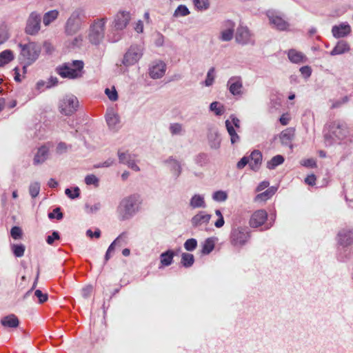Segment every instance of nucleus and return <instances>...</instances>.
<instances>
[{"instance_id": "nucleus-49", "label": "nucleus", "mask_w": 353, "mask_h": 353, "mask_svg": "<svg viewBox=\"0 0 353 353\" xmlns=\"http://www.w3.org/2000/svg\"><path fill=\"white\" fill-rule=\"evenodd\" d=\"M197 247V241L195 239H189L184 243V248L187 251L192 252Z\"/></svg>"}, {"instance_id": "nucleus-32", "label": "nucleus", "mask_w": 353, "mask_h": 353, "mask_svg": "<svg viewBox=\"0 0 353 353\" xmlns=\"http://www.w3.org/2000/svg\"><path fill=\"white\" fill-rule=\"evenodd\" d=\"M190 205L192 208H205L204 197L201 194H194L190 199Z\"/></svg>"}, {"instance_id": "nucleus-17", "label": "nucleus", "mask_w": 353, "mask_h": 353, "mask_svg": "<svg viewBox=\"0 0 353 353\" xmlns=\"http://www.w3.org/2000/svg\"><path fill=\"white\" fill-rule=\"evenodd\" d=\"M268 219V213L264 210H259L254 212L250 219V225L252 228L261 226Z\"/></svg>"}, {"instance_id": "nucleus-14", "label": "nucleus", "mask_w": 353, "mask_h": 353, "mask_svg": "<svg viewBox=\"0 0 353 353\" xmlns=\"http://www.w3.org/2000/svg\"><path fill=\"white\" fill-rule=\"evenodd\" d=\"M267 16L269 19L270 23L276 29L279 30H285L288 28V23L281 17H280L276 12L268 11Z\"/></svg>"}, {"instance_id": "nucleus-29", "label": "nucleus", "mask_w": 353, "mask_h": 353, "mask_svg": "<svg viewBox=\"0 0 353 353\" xmlns=\"http://www.w3.org/2000/svg\"><path fill=\"white\" fill-rule=\"evenodd\" d=\"M1 323L5 327L14 328L18 327L19 321L14 314H10L3 318Z\"/></svg>"}, {"instance_id": "nucleus-27", "label": "nucleus", "mask_w": 353, "mask_h": 353, "mask_svg": "<svg viewBox=\"0 0 353 353\" xmlns=\"http://www.w3.org/2000/svg\"><path fill=\"white\" fill-rule=\"evenodd\" d=\"M164 163L170 165V171L176 178L180 176L182 168L180 163L177 160L172 157H170Z\"/></svg>"}, {"instance_id": "nucleus-59", "label": "nucleus", "mask_w": 353, "mask_h": 353, "mask_svg": "<svg viewBox=\"0 0 353 353\" xmlns=\"http://www.w3.org/2000/svg\"><path fill=\"white\" fill-rule=\"evenodd\" d=\"M105 94L108 97L109 99L115 101L118 99V94L115 89L110 90L109 88H106L105 90Z\"/></svg>"}, {"instance_id": "nucleus-19", "label": "nucleus", "mask_w": 353, "mask_h": 353, "mask_svg": "<svg viewBox=\"0 0 353 353\" xmlns=\"http://www.w3.org/2000/svg\"><path fill=\"white\" fill-rule=\"evenodd\" d=\"M118 157L120 163L127 165L130 168L136 172L139 171L140 169L139 166L136 164L134 155H132L128 152H122L120 150H119Z\"/></svg>"}, {"instance_id": "nucleus-5", "label": "nucleus", "mask_w": 353, "mask_h": 353, "mask_svg": "<svg viewBox=\"0 0 353 353\" xmlns=\"http://www.w3.org/2000/svg\"><path fill=\"white\" fill-rule=\"evenodd\" d=\"M348 134L347 125L345 123L336 121L332 122L328 126V132L325 134L326 144L331 145L345 139Z\"/></svg>"}, {"instance_id": "nucleus-42", "label": "nucleus", "mask_w": 353, "mask_h": 353, "mask_svg": "<svg viewBox=\"0 0 353 353\" xmlns=\"http://www.w3.org/2000/svg\"><path fill=\"white\" fill-rule=\"evenodd\" d=\"M190 13L189 9L185 5L179 6L175 10L173 16L174 17H186Z\"/></svg>"}, {"instance_id": "nucleus-9", "label": "nucleus", "mask_w": 353, "mask_h": 353, "mask_svg": "<svg viewBox=\"0 0 353 353\" xmlns=\"http://www.w3.org/2000/svg\"><path fill=\"white\" fill-rule=\"evenodd\" d=\"M143 48L141 45H132L125 53L122 63L126 66L135 64L143 56Z\"/></svg>"}, {"instance_id": "nucleus-7", "label": "nucleus", "mask_w": 353, "mask_h": 353, "mask_svg": "<svg viewBox=\"0 0 353 353\" xmlns=\"http://www.w3.org/2000/svg\"><path fill=\"white\" fill-rule=\"evenodd\" d=\"M230 242L235 248H241L250 239V232L248 228L233 225L230 234Z\"/></svg>"}, {"instance_id": "nucleus-39", "label": "nucleus", "mask_w": 353, "mask_h": 353, "mask_svg": "<svg viewBox=\"0 0 353 353\" xmlns=\"http://www.w3.org/2000/svg\"><path fill=\"white\" fill-rule=\"evenodd\" d=\"M210 110L214 112L216 116H221L225 112V107L218 101H214L210 105Z\"/></svg>"}, {"instance_id": "nucleus-12", "label": "nucleus", "mask_w": 353, "mask_h": 353, "mask_svg": "<svg viewBox=\"0 0 353 353\" xmlns=\"http://www.w3.org/2000/svg\"><path fill=\"white\" fill-rule=\"evenodd\" d=\"M336 240L338 244L343 248L352 245L353 230L348 227L341 229L337 234Z\"/></svg>"}, {"instance_id": "nucleus-37", "label": "nucleus", "mask_w": 353, "mask_h": 353, "mask_svg": "<svg viewBox=\"0 0 353 353\" xmlns=\"http://www.w3.org/2000/svg\"><path fill=\"white\" fill-rule=\"evenodd\" d=\"M284 157L282 155L278 154L273 157L268 163L267 168L270 170H274L278 165L284 162Z\"/></svg>"}, {"instance_id": "nucleus-64", "label": "nucleus", "mask_w": 353, "mask_h": 353, "mask_svg": "<svg viewBox=\"0 0 353 353\" xmlns=\"http://www.w3.org/2000/svg\"><path fill=\"white\" fill-rule=\"evenodd\" d=\"M300 72L305 77H309L312 74V69L310 66L305 65L300 68Z\"/></svg>"}, {"instance_id": "nucleus-46", "label": "nucleus", "mask_w": 353, "mask_h": 353, "mask_svg": "<svg viewBox=\"0 0 353 353\" xmlns=\"http://www.w3.org/2000/svg\"><path fill=\"white\" fill-rule=\"evenodd\" d=\"M214 72H215V69L213 67L210 68V70H208V72L207 73L206 79L204 81V84L205 86L209 87L213 84V83L214 81V78H215Z\"/></svg>"}, {"instance_id": "nucleus-54", "label": "nucleus", "mask_w": 353, "mask_h": 353, "mask_svg": "<svg viewBox=\"0 0 353 353\" xmlns=\"http://www.w3.org/2000/svg\"><path fill=\"white\" fill-rule=\"evenodd\" d=\"M348 100H349L348 97L345 96V97H343L341 99L332 101L331 108L332 109L338 108L341 107L343 104H345V103H347L348 101Z\"/></svg>"}, {"instance_id": "nucleus-28", "label": "nucleus", "mask_w": 353, "mask_h": 353, "mask_svg": "<svg viewBox=\"0 0 353 353\" xmlns=\"http://www.w3.org/2000/svg\"><path fill=\"white\" fill-rule=\"evenodd\" d=\"M350 50V47L347 41L341 40L337 42L335 47L330 52V55L335 56L344 54Z\"/></svg>"}, {"instance_id": "nucleus-58", "label": "nucleus", "mask_w": 353, "mask_h": 353, "mask_svg": "<svg viewBox=\"0 0 353 353\" xmlns=\"http://www.w3.org/2000/svg\"><path fill=\"white\" fill-rule=\"evenodd\" d=\"M10 234L13 239H18L21 238L22 232L19 227L14 226L11 229Z\"/></svg>"}, {"instance_id": "nucleus-8", "label": "nucleus", "mask_w": 353, "mask_h": 353, "mask_svg": "<svg viewBox=\"0 0 353 353\" xmlns=\"http://www.w3.org/2000/svg\"><path fill=\"white\" fill-rule=\"evenodd\" d=\"M79 108V101L73 94H66L59 101V108L61 114L69 116L74 114Z\"/></svg>"}, {"instance_id": "nucleus-38", "label": "nucleus", "mask_w": 353, "mask_h": 353, "mask_svg": "<svg viewBox=\"0 0 353 353\" xmlns=\"http://www.w3.org/2000/svg\"><path fill=\"white\" fill-rule=\"evenodd\" d=\"M194 262V255L190 253L184 252L181 254V263L185 268L191 267Z\"/></svg>"}, {"instance_id": "nucleus-51", "label": "nucleus", "mask_w": 353, "mask_h": 353, "mask_svg": "<svg viewBox=\"0 0 353 353\" xmlns=\"http://www.w3.org/2000/svg\"><path fill=\"white\" fill-rule=\"evenodd\" d=\"M65 194L70 199H74L79 196L80 190L78 187H76L73 190V192L71 189L66 188L65 190Z\"/></svg>"}, {"instance_id": "nucleus-2", "label": "nucleus", "mask_w": 353, "mask_h": 353, "mask_svg": "<svg viewBox=\"0 0 353 353\" xmlns=\"http://www.w3.org/2000/svg\"><path fill=\"white\" fill-rule=\"evenodd\" d=\"M20 48L19 59L24 64L23 69L34 63L39 57L41 46L39 43L30 41L27 43H19Z\"/></svg>"}, {"instance_id": "nucleus-33", "label": "nucleus", "mask_w": 353, "mask_h": 353, "mask_svg": "<svg viewBox=\"0 0 353 353\" xmlns=\"http://www.w3.org/2000/svg\"><path fill=\"white\" fill-rule=\"evenodd\" d=\"M174 252L168 250L160 255L161 263L164 266H168L173 262Z\"/></svg>"}, {"instance_id": "nucleus-18", "label": "nucleus", "mask_w": 353, "mask_h": 353, "mask_svg": "<svg viewBox=\"0 0 353 353\" xmlns=\"http://www.w3.org/2000/svg\"><path fill=\"white\" fill-rule=\"evenodd\" d=\"M166 65L163 61H157L152 63L149 68V75L152 79L161 78L165 73Z\"/></svg>"}, {"instance_id": "nucleus-40", "label": "nucleus", "mask_w": 353, "mask_h": 353, "mask_svg": "<svg viewBox=\"0 0 353 353\" xmlns=\"http://www.w3.org/2000/svg\"><path fill=\"white\" fill-rule=\"evenodd\" d=\"M214 248V242L211 238L207 239L203 245L201 252L203 254H210Z\"/></svg>"}, {"instance_id": "nucleus-57", "label": "nucleus", "mask_w": 353, "mask_h": 353, "mask_svg": "<svg viewBox=\"0 0 353 353\" xmlns=\"http://www.w3.org/2000/svg\"><path fill=\"white\" fill-rule=\"evenodd\" d=\"M68 145L64 142H59L56 148V152L58 154H62L68 151Z\"/></svg>"}, {"instance_id": "nucleus-52", "label": "nucleus", "mask_w": 353, "mask_h": 353, "mask_svg": "<svg viewBox=\"0 0 353 353\" xmlns=\"http://www.w3.org/2000/svg\"><path fill=\"white\" fill-rule=\"evenodd\" d=\"M43 48L45 53L48 55H52L55 50L54 46L48 41L43 42Z\"/></svg>"}, {"instance_id": "nucleus-20", "label": "nucleus", "mask_w": 353, "mask_h": 353, "mask_svg": "<svg viewBox=\"0 0 353 353\" xmlns=\"http://www.w3.org/2000/svg\"><path fill=\"white\" fill-rule=\"evenodd\" d=\"M225 29L221 31L219 39L222 41H230L234 37L235 24L233 21L228 20L224 23Z\"/></svg>"}, {"instance_id": "nucleus-61", "label": "nucleus", "mask_w": 353, "mask_h": 353, "mask_svg": "<svg viewBox=\"0 0 353 353\" xmlns=\"http://www.w3.org/2000/svg\"><path fill=\"white\" fill-rule=\"evenodd\" d=\"M60 236H59V234L58 232L57 231H54L52 234V235H49L47 236L46 238V242L49 244V245H52L54 240H58L59 239Z\"/></svg>"}, {"instance_id": "nucleus-26", "label": "nucleus", "mask_w": 353, "mask_h": 353, "mask_svg": "<svg viewBox=\"0 0 353 353\" xmlns=\"http://www.w3.org/2000/svg\"><path fill=\"white\" fill-rule=\"evenodd\" d=\"M210 218V214H206L204 212H200L192 218L191 223L194 227H198L208 223Z\"/></svg>"}, {"instance_id": "nucleus-62", "label": "nucleus", "mask_w": 353, "mask_h": 353, "mask_svg": "<svg viewBox=\"0 0 353 353\" xmlns=\"http://www.w3.org/2000/svg\"><path fill=\"white\" fill-rule=\"evenodd\" d=\"M250 163V157H243L236 165L238 169H243L246 165H249Z\"/></svg>"}, {"instance_id": "nucleus-43", "label": "nucleus", "mask_w": 353, "mask_h": 353, "mask_svg": "<svg viewBox=\"0 0 353 353\" xmlns=\"http://www.w3.org/2000/svg\"><path fill=\"white\" fill-rule=\"evenodd\" d=\"M169 130L172 135H180L184 132L182 125L179 123H171Z\"/></svg>"}, {"instance_id": "nucleus-24", "label": "nucleus", "mask_w": 353, "mask_h": 353, "mask_svg": "<svg viewBox=\"0 0 353 353\" xmlns=\"http://www.w3.org/2000/svg\"><path fill=\"white\" fill-rule=\"evenodd\" d=\"M49 154V148L43 145L41 146L36 153L34 159L33 163L34 165L41 164L48 159Z\"/></svg>"}, {"instance_id": "nucleus-6", "label": "nucleus", "mask_w": 353, "mask_h": 353, "mask_svg": "<svg viewBox=\"0 0 353 353\" xmlns=\"http://www.w3.org/2000/svg\"><path fill=\"white\" fill-rule=\"evenodd\" d=\"M108 19L102 17L94 19L90 26L88 39L92 44H99L104 38L105 23Z\"/></svg>"}, {"instance_id": "nucleus-30", "label": "nucleus", "mask_w": 353, "mask_h": 353, "mask_svg": "<svg viewBox=\"0 0 353 353\" xmlns=\"http://www.w3.org/2000/svg\"><path fill=\"white\" fill-rule=\"evenodd\" d=\"M288 56L290 61L294 63H302L305 58L302 52H298L294 49H291L288 51Z\"/></svg>"}, {"instance_id": "nucleus-10", "label": "nucleus", "mask_w": 353, "mask_h": 353, "mask_svg": "<svg viewBox=\"0 0 353 353\" xmlns=\"http://www.w3.org/2000/svg\"><path fill=\"white\" fill-rule=\"evenodd\" d=\"M41 21L40 14L37 12H31L26 21V32L30 35L37 34L41 28Z\"/></svg>"}, {"instance_id": "nucleus-53", "label": "nucleus", "mask_w": 353, "mask_h": 353, "mask_svg": "<svg viewBox=\"0 0 353 353\" xmlns=\"http://www.w3.org/2000/svg\"><path fill=\"white\" fill-rule=\"evenodd\" d=\"M48 217L50 219L56 218L58 220H61L63 218V213L61 212L60 208H56L52 212L48 214Z\"/></svg>"}, {"instance_id": "nucleus-60", "label": "nucleus", "mask_w": 353, "mask_h": 353, "mask_svg": "<svg viewBox=\"0 0 353 353\" xmlns=\"http://www.w3.org/2000/svg\"><path fill=\"white\" fill-rule=\"evenodd\" d=\"M9 37L8 31L5 26L0 28V43L5 42Z\"/></svg>"}, {"instance_id": "nucleus-31", "label": "nucleus", "mask_w": 353, "mask_h": 353, "mask_svg": "<svg viewBox=\"0 0 353 353\" xmlns=\"http://www.w3.org/2000/svg\"><path fill=\"white\" fill-rule=\"evenodd\" d=\"M225 127L227 131L230 136V141L232 144H234L239 141V136L236 132L234 127L229 120L225 121Z\"/></svg>"}, {"instance_id": "nucleus-56", "label": "nucleus", "mask_w": 353, "mask_h": 353, "mask_svg": "<svg viewBox=\"0 0 353 353\" xmlns=\"http://www.w3.org/2000/svg\"><path fill=\"white\" fill-rule=\"evenodd\" d=\"M34 295L38 298L39 303L46 302L48 298V294L43 293L40 290H37L34 292Z\"/></svg>"}, {"instance_id": "nucleus-50", "label": "nucleus", "mask_w": 353, "mask_h": 353, "mask_svg": "<svg viewBox=\"0 0 353 353\" xmlns=\"http://www.w3.org/2000/svg\"><path fill=\"white\" fill-rule=\"evenodd\" d=\"M85 183L88 185H93L95 187H98L99 180L95 175L88 174L85 177Z\"/></svg>"}, {"instance_id": "nucleus-45", "label": "nucleus", "mask_w": 353, "mask_h": 353, "mask_svg": "<svg viewBox=\"0 0 353 353\" xmlns=\"http://www.w3.org/2000/svg\"><path fill=\"white\" fill-rule=\"evenodd\" d=\"M40 192V183L39 182L31 183L29 186V193L32 198L38 196Z\"/></svg>"}, {"instance_id": "nucleus-48", "label": "nucleus", "mask_w": 353, "mask_h": 353, "mask_svg": "<svg viewBox=\"0 0 353 353\" xmlns=\"http://www.w3.org/2000/svg\"><path fill=\"white\" fill-rule=\"evenodd\" d=\"M212 199L216 201L223 202L228 199V194L222 190L216 191L212 194Z\"/></svg>"}, {"instance_id": "nucleus-11", "label": "nucleus", "mask_w": 353, "mask_h": 353, "mask_svg": "<svg viewBox=\"0 0 353 353\" xmlns=\"http://www.w3.org/2000/svg\"><path fill=\"white\" fill-rule=\"evenodd\" d=\"M131 20V14L127 11H119L114 17L112 26L115 30H123Z\"/></svg>"}, {"instance_id": "nucleus-21", "label": "nucleus", "mask_w": 353, "mask_h": 353, "mask_svg": "<svg viewBox=\"0 0 353 353\" xmlns=\"http://www.w3.org/2000/svg\"><path fill=\"white\" fill-rule=\"evenodd\" d=\"M208 141L211 148L218 149L221 145V138L215 128H210L208 132Z\"/></svg>"}, {"instance_id": "nucleus-35", "label": "nucleus", "mask_w": 353, "mask_h": 353, "mask_svg": "<svg viewBox=\"0 0 353 353\" xmlns=\"http://www.w3.org/2000/svg\"><path fill=\"white\" fill-rule=\"evenodd\" d=\"M276 192V188L272 186L266 190L265 192L260 193L256 195L255 201H265L271 198Z\"/></svg>"}, {"instance_id": "nucleus-3", "label": "nucleus", "mask_w": 353, "mask_h": 353, "mask_svg": "<svg viewBox=\"0 0 353 353\" xmlns=\"http://www.w3.org/2000/svg\"><path fill=\"white\" fill-rule=\"evenodd\" d=\"M84 63L83 61L74 60L58 65L55 71L62 78L74 79L82 76Z\"/></svg>"}, {"instance_id": "nucleus-47", "label": "nucleus", "mask_w": 353, "mask_h": 353, "mask_svg": "<svg viewBox=\"0 0 353 353\" xmlns=\"http://www.w3.org/2000/svg\"><path fill=\"white\" fill-rule=\"evenodd\" d=\"M192 3L199 10H207L210 6L208 0H192Z\"/></svg>"}, {"instance_id": "nucleus-22", "label": "nucleus", "mask_w": 353, "mask_h": 353, "mask_svg": "<svg viewBox=\"0 0 353 353\" xmlns=\"http://www.w3.org/2000/svg\"><path fill=\"white\" fill-rule=\"evenodd\" d=\"M351 32L350 26L347 23H342L339 26H334L332 32L335 38H341L348 35Z\"/></svg>"}, {"instance_id": "nucleus-13", "label": "nucleus", "mask_w": 353, "mask_h": 353, "mask_svg": "<svg viewBox=\"0 0 353 353\" xmlns=\"http://www.w3.org/2000/svg\"><path fill=\"white\" fill-rule=\"evenodd\" d=\"M227 86L232 95L241 96L243 94V81L241 77H230L227 82Z\"/></svg>"}, {"instance_id": "nucleus-55", "label": "nucleus", "mask_w": 353, "mask_h": 353, "mask_svg": "<svg viewBox=\"0 0 353 353\" xmlns=\"http://www.w3.org/2000/svg\"><path fill=\"white\" fill-rule=\"evenodd\" d=\"M100 208H101L100 203H94V205H89V204L85 205V210H86V212L88 213H95V212H98L100 210Z\"/></svg>"}, {"instance_id": "nucleus-16", "label": "nucleus", "mask_w": 353, "mask_h": 353, "mask_svg": "<svg viewBox=\"0 0 353 353\" xmlns=\"http://www.w3.org/2000/svg\"><path fill=\"white\" fill-rule=\"evenodd\" d=\"M105 121L110 130L112 131H117L119 128V116L114 109H108L105 114Z\"/></svg>"}, {"instance_id": "nucleus-41", "label": "nucleus", "mask_w": 353, "mask_h": 353, "mask_svg": "<svg viewBox=\"0 0 353 353\" xmlns=\"http://www.w3.org/2000/svg\"><path fill=\"white\" fill-rule=\"evenodd\" d=\"M127 232H122L110 245H114V248L116 246L122 247L127 243Z\"/></svg>"}, {"instance_id": "nucleus-63", "label": "nucleus", "mask_w": 353, "mask_h": 353, "mask_svg": "<svg viewBox=\"0 0 353 353\" xmlns=\"http://www.w3.org/2000/svg\"><path fill=\"white\" fill-rule=\"evenodd\" d=\"M92 286L87 285L84 287L81 290V294L84 298H88L92 292Z\"/></svg>"}, {"instance_id": "nucleus-15", "label": "nucleus", "mask_w": 353, "mask_h": 353, "mask_svg": "<svg viewBox=\"0 0 353 353\" xmlns=\"http://www.w3.org/2000/svg\"><path fill=\"white\" fill-rule=\"evenodd\" d=\"M236 41L238 43L245 45L252 41V34L246 26H239L236 32Z\"/></svg>"}, {"instance_id": "nucleus-34", "label": "nucleus", "mask_w": 353, "mask_h": 353, "mask_svg": "<svg viewBox=\"0 0 353 353\" xmlns=\"http://www.w3.org/2000/svg\"><path fill=\"white\" fill-rule=\"evenodd\" d=\"M14 59V54L12 50H6L0 53V66L8 63Z\"/></svg>"}, {"instance_id": "nucleus-25", "label": "nucleus", "mask_w": 353, "mask_h": 353, "mask_svg": "<svg viewBox=\"0 0 353 353\" xmlns=\"http://www.w3.org/2000/svg\"><path fill=\"white\" fill-rule=\"evenodd\" d=\"M294 137V130L292 128H287L281 132L280 139L281 143L286 146L292 148V141Z\"/></svg>"}, {"instance_id": "nucleus-36", "label": "nucleus", "mask_w": 353, "mask_h": 353, "mask_svg": "<svg viewBox=\"0 0 353 353\" xmlns=\"http://www.w3.org/2000/svg\"><path fill=\"white\" fill-rule=\"evenodd\" d=\"M59 16V12L57 10H52L44 14L43 17V22L45 26L50 25Z\"/></svg>"}, {"instance_id": "nucleus-1", "label": "nucleus", "mask_w": 353, "mask_h": 353, "mask_svg": "<svg viewBox=\"0 0 353 353\" xmlns=\"http://www.w3.org/2000/svg\"><path fill=\"white\" fill-rule=\"evenodd\" d=\"M141 204V196L134 194L125 197L117 208L118 219L126 221L132 218L139 210Z\"/></svg>"}, {"instance_id": "nucleus-4", "label": "nucleus", "mask_w": 353, "mask_h": 353, "mask_svg": "<svg viewBox=\"0 0 353 353\" xmlns=\"http://www.w3.org/2000/svg\"><path fill=\"white\" fill-rule=\"evenodd\" d=\"M86 19L85 11L81 8L75 9L67 19L64 30L67 35H74L82 28Z\"/></svg>"}, {"instance_id": "nucleus-44", "label": "nucleus", "mask_w": 353, "mask_h": 353, "mask_svg": "<svg viewBox=\"0 0 353 353\" xmlns=\"http://www.w3.org/2000/svg\"><path fill=\"white\" fill-rule=\"evenodd\" d=\"M11 249L16 257H21L24 254L25 246L22 244H13Z\"/></svg>"}, {"instance_id": "nucleus-23", "label": "nucleus", "mask_w": 353, "mask_h": 353, "mask_svg": "<svg viewBox=\"0 0 353 353\" xmlns=\"http://www.w3.org/2000/svg\"><path fill=\"white\" fill-rule=\"evenodd\" d=\"M249 157L250 168L254 172L258 171L261 167L262 162V153L259 150H254L249 156Z\"/></svg>"}]
</instances>
